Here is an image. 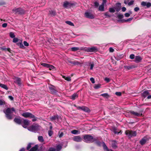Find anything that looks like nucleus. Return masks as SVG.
<instances>
[{
	"mask_svg": "<svg viewBox=\"0 0 151 151\" xmlns=\"http://www.w3.org/2000/svg\"><path fill=\"white\" fill-rule=\"evenodd\" d=\"M15 110L14 108H8L6 109L3 110L5 114L6 118L8 119L11 120L12 119L14 116L12 114L13 112H15Z\"/></svg>",
	"mask_w": 151,
	"mask_h": 151,
	"instance_id": "nucleus-1",
	"label": "nucleus"
},
{
	"mask_svg": "<svg viewBox=\"0 0 151 151\" xmlns=\"http://www.w3.org/2000/svg\"><path fill=\"white\" fill-rule=\"evenodd\" d=\"M40 127L37 124H33L30 127H27L28 130L35 132H37L40 129Z\"/></svg>",
	"mask_w": 151,
	"mask_h": 151,
	"instance_id": "nucleus-2",
	"label": "nucleus"
},
{
	"mask_svg": "<svg viewBox=\"0 0 151 151\" xmlns=\"http://www.w3.org/2000/svg\"><path fill=\"white\" fill-rule=\"evenodd\" d=\"M83 139L86 142L89 143L92 142L95 140L92 136L88 134L84 135L83 136Z\"/></svg>",
	"mask_w": 151,
	"mask_h": 151,
	"instance_id": "nucleus-3",
	"label": "nucleus"
},
{
	"mask_svg": "<svg viewBox=\"0 0 151 151\" xmlns=\"http://www.w3.org/2000/svg\"><path fill=\"white\" fill-rule=\"evenodd\" d=\"M125 133L129 138H130L136 136L137 135V133L135 131H130L128 130L126 131Z\"/></svg>",
	"mask_w": 151,
	"mask_h": 151,
	"instance_id": "nucleus-4",
	"label": "nucleus"
},
{
	"mask_svg": "<svg viewBox=\"0 0 151 151\" xmlns=\"http://www.w3.org/2000/svg\"><path fill=\"white\" fill-rule=\"evenodd\" d=\"M12 11L15 14H24L25 12L24 10L21 8H14L12 9Z\"/></svg>",
	"mask_w": 151,
	"mask_h": 151,
	"instance_id": "nucleus-5",
	"label": "nucleus"
},
{
	"mask_svg": "<svg viewBox=\"0 0 151 151\" xmlns=\"http://www.w3.org/2000/svg\"><path fill=\"white\" fill-rule=\"evenodd\" d=\"M85 16L87 18L93 19L94 18V15L89 11H87L85 13Z\"/></svg>",
	"mask_w": 151,
	"mask_h": 151,
	"instance_id": "nucleus-6",
	"label": "nucleus"
},
{
	"mask_svg": "<svg viewBox=\"0 0 151 151\" xmlns=\"http://www.w3.org/2000/svg\"><path fill=\"white\" fill-rule=\"evenodd\" d=\"M29 124V121L27 119H23V121L22 122V125L24 128H27V126Z\"/></svg>",
	"mask_w": 151,
	"mask_h": 151,
	"instance_id": "nucleus-7",
	"label": "nucleus"
},
{
	"mask_svg": "<svg viewBox=\"0 0 151 151\" xmlns=\"http://www.w3.org/2000/svg\"><path fill=\"white\" fill-rule=\"evenodd\" d=\"M22 115L26 118L30 117L31 118H33L35 117V116L33 115L30 113L28 112L23 113L22 114Z\"/></svg>",
	"mask_w": 151,
	"mask_h": 151,
	"instance_id": "nucleus-8",
	"label": "nucleus"
},
{
	"mask_svg": "<svg viewBox=\"0 0 151 151\" xmlns=\"http://www.w3.org/2000/svg\"><path fill=\"white\" fill-rule=\"evenodd\" d=\"M141 5L142 6H146L147 8H149L151 6V4L150 2H147L145 1H142L141 3Z\"/></svg>",
	"mask_w": 151,
	"mask_h": 151,
	"instance_id": "nucleus-9",
	"label": "nucleus"
},
{
	"mask_svg": "<svg viewBox=\"0 0 151 151\" xmlns=\"http://www.w3.org/2000/svg\"><path fill=\"white\" fill-rule=\"evenodd\" d=\"M82 138L79 136H75L73 138V140L76 142H80L82 141Z\"/></svg>",
	"mask_w": 151,
	"mask_h": 151,
	"instance_id": "nucleus-10",
	"label": "nucleus"
},
{
	"mask_svg": "<svg viewBox=\"0 0 151 151\" xmlns=\"http://www.w3.org/2000/svg\"><path fill=\"white\" fill-rule=\"evenodd\" d=\"M72 4L68 1H66L63 3V6L65 8H69L70 7Z\"/></svg>",
	"mask_w": 151,
	"mask_h": 151,
	"instance_id": "nucleus-11",
	"label": "nucleus"
},
{
	"mask_svg": "<svg viewBox=\"0 0 151 151\" xmlns=\"http://www.w3.org/2000/svg\"><path fill=\"white\" fill-rule=\"evenodd\" d=\"M129 112L130 113L132 114L134 116H141L142 115V113H137L132 111H130Z\"/></svg>",
	"mask_w": 151,
	"mask_h": 151,
	"instance_id": "nucleus-12",
	"label": "nucleus"
},
{
	"mask_svg": "<svg viewBox=\"0 0 151 151\" xmlns=\"http://www.w3.org/2000/svg\"><path fill=\"white\" fill-rule=\"evenodd\" d=\"M14 82L17 83L19 86H20L21 85V79L18 77L15 78L14 79Z\"/></svg>",
	"mask_w": 151,
	"mask_h": 151,
	"instance_id": "nucleus-13",
	"label": "nucleus"
},
{
	"mask_svg": "<svg viewBox=\"0 0 151 151\" xmlns=\"http://www.w3.org/2000/svg\"><path fill=\"white\" fill-rule=\"evenodd\" d=\"M78 108L86 112H89L90 111V109L86 106L79 107Z\"/></svg>",
	"mask_w": 151,
	"mask_h": 151,
	"instance_id": "nucleus-14",
	"label": "nucleus"
},
{
	"mask_svg": "<svg viewBox=\"0 0 151 151\" xmlns=\"http://www.w3.org/2000/svg\"><path fill=\"white\" fill-rule=\"evenodd\" d=\"M97 48L95 47H88V48L87 50L89 52H93L97 50Z\"/></svg>",
	"mask_w": 151,
	"mask_h": 151,
	"instance_id": "nucleus-15",
	"label": "nucleus"
},
{
	"mask_svg": "<svg viewBox=\"0 0 151 151\" xmlns=\"http://www.w3.org/2000/svg\"><path fill=\"white\" fill-rule=\"evenodd\" d=\"M142 59V58L139 56H136L135 57V61L137 63H139L140 62Z\"/></svg>",
	"mask_w": 151,
	"mask_h": 151,
	"instance_id": "nucleus-16",
	"label": "nucleus"
},
{
	"mask_svg": "<svg viewBox=\"0 0 151 151\" xmlns=\"http://www.w3.org/2000/svg\"><path fill=\"white\" fill-rule=\"evenodd\" d=\"M14 121L15 122L18 124H22V120L20 118H16L14 119Z\"/></svg>",
	"mask_w": 151,
	"mask_h": 151,
	"instance_id": "nucleus-17",
	"label": "nucleus"
},
{
	"mask_svg": "<svg viewBox=\"0 0 151 151\" xmlns=\"http://www.w3.org/2000/svg\"><path fill=\"white\" fill-rule=\"evenodd\" d=\"M147 140L146 137H144L140 141V143L142 145H144Z\"/></svg>",
	"mask_w": 151,
	"mask_h": 151,
	"instance_id": "nucleus-18",
	"label": "nucleus"
},
{
	"mask_svg": "<svg viewBox=\"0 0 151 151\" xmlns=\"http://www.w3.org/2000/svg\"><path fill=\"white\" fill-rule=\"evenodd\" d=\"M102 144L103 147L104 148V150H106V151H113V150H112L109 149L106 146L104 142H103Z\"/></svg>",
	"mask_w": 151,
	"mask_h": 151,
	"instance_id": "nucleus-19",
	"label": "nucleus"
},
{
	"mask_svg": "<svg viewBox=\"0 0 151 151\" xmlns=\"http://www.w3.org/2000/svg\"><path fill=\"white\" fill-rule=\"evenodd\" d=\"M99 10L100 11H104V5L103 4H101L99 7Z\"/></svg>",
	"mask_w": 151,
	"mask_h": 151,
	"instance_id": "nucleus-20",
	"label": "nucleus"
},
{
	"mask_svg": "<svg viewBox=\"0 0 151 151\" xmlns=\"http://www.w3.org/2000/svg\"><path fill=\"white\" fill-rule=\"evenodd\" d=\"M62 148V145L59 144L56 146V151H60Z\"/></svg>",
	"mask_w": 151,
	"mask_h": 151,
	"instance_id": "nucleus-21",
	"label": "nucleus"
},
{
	"mask_svg": "<svg viewBox=\"0 0 151 151\" xmlns=\"http://www.w3.org/2000/svg\"><path fill=\"white\" fill-rule=\"evenodd\" d=\"M117 142L114 141L112 142V147L114 148H116L117 147Z\"/></svg>",
	"mask_w": 151,
	"mask_h": 151,
	"instance_id": "nucleus-22",
	"label": "nucleus"
},
{
	"mask_svg": "<svg viewBox=\"0 0 151 151\" xmlns=\"http://www.w3.org/2000/svg\"><path fill=\"white\" fill-rule=\"evenodd\" d=\"M49 89L50 92L52 94H55L56 93V91L52 87H50Z\"/></svg>",
	"mask_w": 151,
	"mask_h": 151,
	"instance_id": "nucleus-23",
	"label": "nucleus"
},
{
	"mask_svg": "<svg viewBox=\"0 0 151 151\" xmlns=\"http://www.w3.org/2000/svg\"><path fill=\"white\" fill-rule=\"evenodd\" d=\"M38 149V145H36L31 148L29 151H36Z\"/></svg>",
	"mask_w": 151,
	"mask_h": 151,
	"instance_id": "nucleus-24",
	"label": "nucleus"
},
{
	"mask_svg": "<svg viewBox=\"0 0 151 151\" xmlns=\"http://www.w3.org/2000/svg\"><path fill=\"white\" fill-rule=\"evenodd\" d=\"M0 87L6 90H7L8 89L7 86L4 84L0 83Z\"/></svg>",
	"mask_w": 151,
	"mask_h": 151,
	"instance_id": "nucleus-25",
	"label": "nucleus"
},
{
	"mask_svg": "<svg viewBox=\"0 0 151 151\" xmlns=\"http://www.w3.org/2000/svg\"><path fill=\"white\" fill-rule=\"evenodd\" d=\"M149 94L148 91H144L142 93V95L144 97H146Z\"/></svg>",
	"mask_w": 151,
	"mask_h": 151,
	"instance_id": "nucleus-26",
	"label": "nucleus"
},
{
	"mask_svg": "<svg viewBox=\"0 0 151 151\" xmlns=\"http://www.w3.org/2000/svg\"><path fill=\"white\" fill-rule=\"evenodd\" d=\"M38 140L41 142H42L44 141V139L43 137L42 136H39L38 137Z\"/></svg>",
	"mask_w": 151,
	"mask_h": 151,
	"instance_id": "nucleus-27",
	"label": "nucleus"
},
{
	"mask_svg": "<svg viewBox=\"0 0 151 151\" xmlns=\"http://www.w3.org/2000/svg\"><path fill=\"white\" fill-rule=\"evenodd\" d=\"M101 96H102L106 98H108L109 97V96L107 93H104L100 95Z\"/></svg>",
	"mask_w": 151,
	"mask_h": 151,
	"instance_id": "nucleus-28",
	"label": "nucleus"
},
{
	"mask_svg": "<svg viewBox=\"0 0 151 151\" xmlns=\"http://www.w3.org/2000/svg\"><path fill=\"white\" fill-rule=\"evenodd\" d=\"M70 49L72 51H76L79 50V48L77 47H71Z\"/></svg>",
	"mask_w": 151,
	"mask_h": 151,
	"instance_id": "nucleus-29",
	"label": "nucleus"
},
{
	"mask_svg": "<svg viewBox=\"0 0 151 151\" xmlns=\"http://www.w3.org/2000/svg\"><path fill=\"white\" fill-rule=\"evenodd\" d=\"M63 78L65 80L68 81H70L71 80V78L69 77H66L64 76H63Z\"/></svg>",
	"mask_w": 151,
	"mask_h": 151,
	"instance_id": "nucleus-30",
	"label": "nucleus"
},
{
	"mask_svg": "<svg viewBox=\"0 0 151 151\" xmlns=\"http://www.w3.org/2000/svg\"><path fill=\"white\" fill-rule=\"evenodd\" d=\"M57 118H58V116L54 115L52 116L50 118V119L51 121H52L56 119Z\"/></svg>",
	"mask_w": 151,
	"mask_h": 151,
	"instance_id": "nucleus-31",
	"label": "nucleus"
},
{
	"mask_svg": "<svg viewBox=\"0 0 151 151\" xmlns=\"http://www.w3.org/2000/svg\"><path fill=\"white\" fill-rule=\"evenodd\" d=\"M78 96V94L76 93H75L73 94L71 96V99L74 100L75 99L76 97Z\"/></svg>",
	"mask_w": 151,
	"mask_h": 151,
	"instance_id": "nucleus-32",
	"label": "nucleus"
},
{
	"mask_svg": "<svg viewBox=\"0 0 151 151\" xmlns=\"http://www.w3.org/2000/svg\"><path fill=\"white\" fill-rule=\"evenodd\" d=\"M71 133L73 134H79V132L76 130H74L71 131Z\"/></svg>",
	"mask_w": 151,
	"mask_h": 151,
	"instance_id": "nucleus-33",
	"label": "nucleus"
},
{
	"mask_svg": "<svg viewBox=\"0 0 151 151\" xmlns=\"http://www.w3.org/2000/svg\"><path fill=\"white\" fill-rule=\"evenodd\" d=\"M101 86V85L100 84H95L94 86V88L95 89H98L99 88H100Z\"/></svg>",
	"mask_w": 151,
	"mask_h": 151,
	"instance_id": "nucleus-34",
	"label": "nucleus"
},
{
	"mask_svg": "<svg viewBox=\"0 0 151 151\" xmlns=\"http://www.w3.org/2000/svg\"><path fill=\"white\" fill-rule=\"evenodd\" d=\"M113 132L115 134H119V133L121 134L122 133V132L121 131H120L119 132L117 131V130L115 129L113 130Z\"/></svg>",
	"mask_w": 151,
	"mask_h": 151,
	"instance_id": "nucleus-35",
	"label": "nucleus"
},
{
	"mask_svg": "<svg viewBox=\"0 0 151 151\" xmlns=\"http://www.w3.org/2000/svg\"><path fill=\"white\" fill-rule=\"evenodd\" d=\"M65 23L66 24H68L70 26H74L72 22H70V21H66L65 22Z\"/></svg>",
	"mask_w": 151,
	"mask_h": 151,
	"instance_id": "nucleus-36",
	"label": "nucleus"
},
{
	"mask_svg": "<svg viewBox=\"0 0 151 151\" xmlns=\"http://www.w3.org/2000/svg\"><path fill=\"white\" fill-rule=\"evenodd\" d=\"M132 12L131 11H129V13H127L125 14V16L126 17H128L130 16V14H132Z\"/></svg>",
	"mask_w": 151,
	"mask_h": 151,
	"instance_id": "nucleus-37",
	"label": "nucleus"
},
{
	"mask_svg": "<svg viewBox=\"0 0 151 151\" xmlns=\"http://www.w3.org/2000/svg\"><path fill=\"white\" fill-rule=\"evenodd\" d=\"M109 12L111 13H114L115 12V9L113 8H109Z\"/></svg>",
	"mask_w": 151,
	"mask_h": 151,
	"instance_id": "nucleus-38",
	"label": "nucleus"
},
{
	"mask_svg": "<svg viewBox=\"0 0 151 151\" xmlns=\"http://www.w3.org/2000/svg\"><path fill=\"white\" fill-rule=\"evenodd\" d=\"M70 63H71L73 64L74 65H78L80 63L78 62L75 61H73V62H72V61L70 62Z\"/></svg>",
	"mask_w": 151,
	"mask_h": 151,
	"instance_id": "nucleus-39",
	"label": "nucleus"
},
{
	"mask_svg": "<svg viewBox=\"0 0 151 151\" xmlns=\"http://www.w3.org/2000/svg\"><path fill=\"white\" fill-rule=\"evenodd\" d=\"M41 65L45 67H46L47 68H48V66H50V64H47L46 63H42L41 64Z\"/></svg>",
	"mask_w": 151,
	"mask_h": 151,
	"instance_id": "nucleus-40",
	"label": "nucleus"
},
{
	"mask_svg": "<svg viewBox=\"0 0 151 151\" xmlns=\"http://www.w3.org/2000/svg\"><path fill=\"white\" fill-rule=\"evenodd\" d=\"M5 104V101L2 100H0V106L4 105Z\"/></svg>",
	"mask_w": 151,
	"mask_h": 151,
	"instance_id": "nucleus-41",
	"label": "nucleus"
},
{
	"mask_svg": "<svg viewBox=\"0 0 151 151\" xmlns=\"http://www.w3.org/2000/svg\"><path fill=\"white\" fill-rule=\"evenodd\" d=\"M48 135L50 137L53 134V132L52 130H49L48 131Z\"/></svg>",
	"mask_w": 151,
	"mask_h": 151,
	"instance_id": "nucleus-42",
	"label": "nucleus"
},
{
	"mask_svg": "<svg viewBox=\"0 0 151 151\" xmlns=\"http://www.w3.org/2000/svg\"><path fill=\"white\" fill-rule=\"evenodd\" d=\"M50 14L52 16H54L55 14V11L51 10L50 11Z\"/></svg>",
	"mask_w": 151,
	"mask_h": 151,
	"instance_id": "nucleus-43",
	"label": "nucleus"
},
{
	"mask_svg": "<svg viewBox=\"0 0 151 151\" xmlns=\"http://www.w3.org/2000/svg\"><path fill=\"white\" fill-rule=\"evenodd\" d=\"M10 37L12 38H14L15 36L14 34L12 32H11L10 33Z\"/></svg>",
	"mask_w": 151,
	"mask_h": 151,
	"instance_id": "nucleus-44",
	"label": "nucleus"
},
{
	"mask_svg": "<svg viewBox=\"0 0 151 151\" xmlns=\"http://www.w3.org/2000/svg\"><path fill=\"white\" fill-rule=\"evenodd\" d=\"M18 40H19L17 38L14 37L13 39V42H14L16 43L18 41Z\"/></svg>",
	"mask_w": 151,
	"mask_h": 151,
	"instance_id": "nucleus-45",
	"label": "nucleus"
},
{
	"mask_svg": "<svg viewBox=\"0 0 151 151\" xmlns=\"http://www.w3.org/2000/svg\"><path fill=\"white\" fill-rule=\"evenodd\" d=\"M117 17L119 19H121L123 17V15L122 14H119L117 16Z\"/></svg>",
	"mask_w": 151,
	"mask_h": 151,
	"instance_id": "nucleus-46",
	"label": "nucleus"
},
{
	"mask_svg": "<svg viewBox=\"0 0 151 151\" xmlns=\"http://www.w3.org/2000/svg\"><path fill=\"white\" fill-rule=\"evenodd\" d=\"M31 145L32 143H29L28 144L27 147V150H29L31 148Z\"/></svg>",
	"mask_w": 151,
	"mask_h": 151,
	"instance_id": "nucleus-47",
	"label": "nucleus"
},
{
	"mask_svg": "<svg viewBox=\"0 0 151 151\" xmlns=\"http://www.w3.org/2000/svg\"><path fill=\"white\" fill-rule=\"evenodd\" d=\"M104 15L108 17H110L111 16V15L110 14H109V13L108 12H106L104 13Z\"/></svg>",
	"mask_w": 151,
	"mask_h": 151,
	"instance_id": "nucleus-48",
	"label": "nucleus"
},
{
	"mask_svg": "<svg viewBox=\"0 0 151 151\" xmlns=\"http://www.w3.org/2000/svg\"><path fill=\"white\" fill-rule=\"evenodd\" d=\"M134 2V1L133 0H132L130 2H128V5L129 6H131L132 5Z\"/></svg>",
	"mask_w": 151,
	"mask_h": 151,
	"instance_id": "nucleus-49",
	"label": "nucleus"
},
{
	"mask_svg": "<svg viewBox=\"0 0 151 151\" xmlns=\"http://www.w3.org/2000/svg\"><path fill=\"white\" fill-rule=\"evenodd\" d=\"M103 142H100L99 141H98L96 142V143H97V145L99 146H100L101 145H102L103 146V144H102Z\"/></svg>",
	"mask_w": 151,
	"mask_h": 151,
	"instance_id": "nucleus-50",
	"label": "nucleus"
},
{
	"mask_svg": "<svg viewBox=\"0 0 151 151\" xmlns=\"http://www.w3.org/2000/svg\"><path fill=\"white\" fill-rule=\"evenodd\" d=\"M48 151H56V149L53 147H51L49 148Z\"/></svg>",
	"mask_w": 151,
	"mask_h": 151,
	"instance_id": "nucleus-51",
	"label": "nucleus"
},
{
	"mask_svg": "<svg viewBox=\"0 0 151 151\" xmlns=\"http://www.w3.org/2000/svg\"><path fill=\"white\" fill-rule=\"evenodd\" d=\"M129 57L131 59H133L135 58L134 55V54H131L130 55Z\"/></svg>",
	"mask_w": 151,
	"mask_h": 151,
	"instance_id": "nucleus-52",
	"label": "nucleus"
},
{
	"mask_svg": "<svg viewBox=\"0 0 151 151\" xmlns=\"http://www.w3.org/2000/svg\"><path fill=\"white\" fill-rule=\"evenodd\" d=\"M90 80L91 81L92 83H95V80L93 78H90Z\"/></svg>",
	"mask_w": 151,
	"mask_h": 151,
	"instance_id": "nucleus-53",
	"label": "nucleus"
},
{
	"mask_svg": "<svg viewBox=\"0 0 151 151\" xmlns=\"http://www.w3.org/2000/svg\"><path fill=\"white\" fill-rule=\"evenodd\" d=\"M1 49H2V50H4L5 51L7 50L8 51H10V49L9 48H1Z\"/></svg>",
	"mask_w": 151,
	"mask_h": 151,
	"instance_id": "nucleus-54",
	"label": "nucleus"
},
{
	"mask_svg": "<svg viewBox=\"0 0 151 151\" xmlns=\"http://www.w3.org/2000/svg\"><path fill=\"white\" fill-rule=\"evenodd\" d=\"M48 68H49L50 70H51L52 69H54V67L52 65H50V66H48Z\"/></svg>",
	"mask_w": 151,
	"mask_h": 151,
	"instance_id": "nucleus-55",
	"label": "nucleus"
},
{
	"mask_svg": "<svg viewBox=\"0 0 151 151\" xmlns=\"http://www.w3.org/2000/svg\"><path fill=\"white\" fill-rule=\"evenodd\" d=\"M23 44L24 45L26 46H28L29 45L28 43L25 41L24 42Z\"/></svg>",
	"mask_w": 151,
	"mask_h": 151,
	"instance_id": "nucleus-56",
	"label": "nucleus"
},
{
	"mask_svg": "<svg viewBox=\"0 0 151 151\" xmlns=\"http://www.w3.org/2000/svg\"><path fill=\"white\" fill-rule=\"evenodd\" d=\"M133 19V18H129L127 19V20H126L125 21L126 22H129V21H130L131 20H132V19Z\"/></svg>",
	"mask_w": 151,
	"mask_h": 151,
	"instance_id": "nucleus-57",
	"label": "nucleus"
},
{
	"mask_svg": "<svg viewBox=\"0 0 151 151\" xmlns=\"http://www.w3.org/2000/svg\"><path fill=\"white\" fill-rule=\"evenodd\" d=\"M94 4V6L96 7H97L99 5V3L97 2H95Z\"/></svg>",
	"mask_w": 151,
	"mask_h": 151,
	"instance_id": "nucleus-58",
	"label": "nucleus"
},
{
	"mask_svg": "<svg viewBox=\"0 0 151 151\" xmlns=\"http://www.w3.org/2000/svg\"><path fill=\"white\" fill-rule=\"evenodd\" d=\"M124 67L125 68L128 70H130L132 68V67H131L127 66H125Z\"/></svg>",
	"mask_w": 151,
	"mask_h": 151,
	"instance_id": "nucleus-59",
	"label": "nucleus"
},
{
	"mask_svg": "<svg viewBox=\"0 0 151 151\" xmlns=\"http://www.w3.org/2000/svg\"><path fill=\"white\" fill-rule=\"evenodd\" d=\"M5 4L4 2L2 0H0V5H2Z\"/></svg>",
	"mask_w": 151,
	"mask_h": 151,
	"instance_id": "nucleus-60",
	"label": "nucleus"
},
{
	"mask_svg": "<svg viewBox=\"0 0 151 151\" xmlns=\"http://www.w3.org/2000/svg\"><path fill=\"white\" fill-rule=\"evenodd\" d=\"M109 51L111 52H113L114 51V49L111 47H110L109 48Z\"/></svg>",
	"mask_w": 151,
	"mask_h": 151,
	"instance_id": "nucleus-61",
	"label": "nucleus"
},
{
	"mask_svg": "<svg viewBox=\"0 0 151 151\" xmlns=\"http://www.w3.org/2000/svg\"><path fill=\"white\" fill-rule=\"evenodd\" d=\"M7 26V24L6 23H4L2 24V27H6Z\"/></svg>",
	"mask_w": 151,
	"mask_h": 151,
	"instance_id": "nucleus-62",
	"label": "nucleus"
},
{
	"mask_svg": "<svg viewBox=\"0 0 151 151\" xmlns=\"http://www.w3.org/2000/svg\"><path fill=\"white\" fill-rule=\"evenodd\" d=\"M115 94L116 95L119 96H120L122 94L120 92H116L115 93Z\"/></svg>",
	"mask_w": 151,
	"mask_h": 151,
	"instance_id": "nucleus-63",
	"label": "nucleus"
},
{
	"mask_svg": "<svg viewBox=\"0 0 151 151\" xmlns=\"http://www.w3.org/2000/svg\"><path fill=\"white\" fill-rule=\"evenodd\" d=\"M8 98L11 100L12 101L14 99L13 97L11 96H9Z\"/></svg>",
	"mask_w": 151,
	"mask_h": 151,
	"instance_id": "nucleus-64",
	"label": "nucleus"
}]
</instances>
